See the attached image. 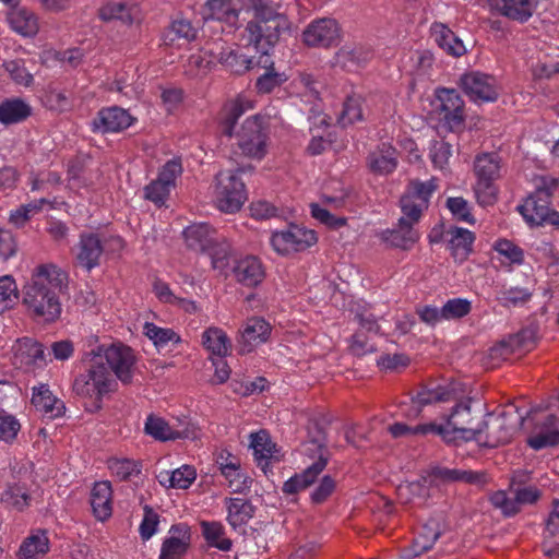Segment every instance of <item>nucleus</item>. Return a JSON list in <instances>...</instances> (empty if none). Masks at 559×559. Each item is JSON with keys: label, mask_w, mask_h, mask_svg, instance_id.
Here are the masks:
<instances>
[{"label": "nucleus", "mask_w": 559, "mask_h": 559, "mask_svg": "<svg viewBox=\"0 0 559 559\" xmlns=\"http://www.w3.org/2000/svg\"><path fill=\"white\" fill-rule=\"evenodd\" d=\"M362 99L359 96H348L343 104V109L338 116V123L347 127L356 121L362 120Z\"/></svg>", "instance_id": "49530a36"}, {"label": "nucleus", "mask_w": 559, "mask_h": 559, "mask_svg": "<svg viewBox=\"0 0 559 559\" xmlns=\"http://www.w3.org/2000/svg\"><path fill=\"white\" fill-rule=\"evenodd\" d=\"M370 170L377 175H389L397 166V152L389 143H382L368 156Z\"/></svg>", "instance_id": "c756f323"}, {"label": "nucleus", "mask_w": 559, "mask_h": 559, "mask_svg": "<svg viewBox=\"0 0 559 559\" xmlns=\"http://www.w3.org/2000/svg\"><path fill=\"white\" fill-rule=\"evenodd\" d=\"M46 361L45 346L40 342L32 337L16 341L13 353V365L16 368L29 371Z\"/></svg>", "instance_id": "a211bd4d"}, {"label": "nucleus", "mask_w": 559, "mask_h": 559, "mask_svg": "<svg viewBox=\"0 0 559 559\" xmlns=\"http://www.w3.org/2000/svg\"><path fill=\"white\" fill-rule=\"evenodd\" d=\"M33 109L28 103L21 98H7L0 103V123L4 126L16 124L27 120Z\"/></svg>", "instance_id": "7c9ffc66"}, {"label": "nucleus", "mask_w": 559, "mask_h": 559, "mask_svg": "<svg viewBox=\"0 0 559 559\" xmlns=\"http://www.w3.org/2000/svg\"><path fill=\"white\" fill-rule=\"evenodd\" d=\"M436 189L437 185L433 180L409 181L400 199L403 215L395 228L381 233V240L392 248L409 250L420 238L415 225L419 223L423 213L429 207L430 198Z\"/></svg>", "instance_id": "f03ea898"}, {"label": "nucleus", "mask_w": 559, "mask_h": 559, "mask_svg": "<svg viewBox=\"0 0 559 559\" xmlns=\"http://www.w3.org/2000/svg\"><path fill=\"white\" fill-rule=\"evenodd\" d=\"M205 20H216L229 25L237 23L239 12L233 7L231 0H207L205 3Z\"/></svg>", "instance_id": "e433bc0d"}, {"label": "nucleus", "mask_w": 559, "mask_h": 559, "mask_svg": "<svg viewBox=\"0 0 559 559\" xmlns=\"http://www.w3.org/2000/svg\"><path fill=\"white\" fill-rule=\"evenodd\" d=\"M243 102L237 99L226 103L218 119L222 135L236 136L237 146L243 156L262 159L267 153V121L264 116L254 115L247 118L235 132L238 119L245 114Z\"/></svg>", "instance_id": "20e7f679"}, {"label": "nucleus", "mask_w": 559, "mask_h": 559, "mask_svg": "<svg viewBox=\"0 0 559 559\" xmlns=\"http://www.w3.org/2000/svg\"><path fill=\"white\" fill-rule=\"evenodd\" d=\"M447 207L459 221L474 224L475 219L469 212L467 201L463 198H449L447 200Z\"/></svg>", "instance_id": "680f3d73"}, {"label": "nucleus", "mask_w": 559, "mask_h": 559, "mask_svg": "<svg viewBox=\"0 0 559 559\" xmlns=\"http://www.w3.org/2000/svg\"><path fill=\"white\" fill-rule=\"evenodd\" d=\"M440 535L441 531L438 522L429 521L424 524L413 540V555L417 557L430 550Z\"/></svg>", "instance_id": "a19ab883"}, {"label": "nucleus", "mask_w": 559, "mask_h": 559, "mask_svg": "<svg viewBox=\"0 0 559 559\" xmlns=\"http://www.w3.org/2000/svg\"><path fill=\"white\" fill-rule=\"evenodd\" d=\"M452 146L445 141H435L430 148V157L433 165L440 169L448 165L452 154Z\"/></svg>", "instance_id": "052dcab7"}, {"label": "nucleus", "mask_w": 559, "mask_h": 559, "mask_svg": "<svg viewBox=\"0 0 559 559\" xmlns=\"http://www.w3.org/2000/svg\"><path fill=\"white\" fill-rule=\"evenodd\" d=\"M49 550V539L44 532L33 534L25 538L20 546L17 557L19 559H37L38 556H44Z\"/></svg>", "instance_id": "79ce46f5"}, {"label": "nucleus", "mask_w": 559, "mask_h": 559, "mask_svg": "<svg viewBox=\"0 0 559 559\" xmlns=\"http://www.w3.org/2000/svg\"><path fill=\"white\" fill-rule=\"evenodd\" d=\"M463 394L464 389L459 382L451 381L444 384L430 382L423 386L413 401L419 406H425L431 403L456 401L462 397Z\"/></svg>", "instance_id": "412c9836"}, {"label": "nucleus", "mask_w": 559, "mask_h": 559, "mask_svg": "<svg viewBox=\"0 0 559 559\" xmlns=\"http://www.w3.org/2000/svg\"><path fill=\"white\" fill-rule=\"evenodd\" d=\"M158 523V514L150 506H145L144 518L140 524V535L143 540H148L154 535Z\"/></svg>", "instance_id": "0e129e2a"}, {"label": "nucleus", "mask_w": 559, "mask_h": 559, "mask_svg": "<svg viewBox=\"0 0 559 559\" xmlns=\"http://www.w3.org/2000/svg\"><path fill=\"white\" fill-rule=\"evenodd\" d=\"M145 435L152 437L156 441L166 442L178 439L195 438V429L193 426L186 424L182 428L171 427L164 418L150 414L144 425Z\"/></svg>", "instance_id": "f3484780"}, {"label": "nucleus", "mask_w": 559, "mask_h": 559, "mask_svg": "<svg viewBox=\"0 0 559 559\" xmlns=\"http://www.w3.org/2000/svg\"><path fill=\"white\" fill-rule=\"evenodd\" d=\"M9 22L11 27L23 36H35L39 28L36 15L25 8L13 9L9 14Z\"/></svg>", "instance_id": "4c0bfd02"}, {"label": "nucleus", "mask_w": 559, "mask_h": 559, "mask_svg": "<svg viewBox=\"0 0 559 559\" xmlns=\"http://www.w3.org/2000/svg\"><path fill=\"white\" fill-rule=\"evenodd\" d=\"M439 106L437 107L440 120L452 132H457L465 127L464 100L453 88H440L437 92Z\"/></svg>", "instance_id": "f8f14e48"}, {"label": "nucleus", "mask_w": 559, "mask_h": 559, "mask_svg": "<svg viewBox=\"0 0 559 559\" xmlns=\"http://www.w3.org/2000/svg\"><path fill=\"white\" fill-rule=\"evenodd\" d=\"M21 426L20 423L11 415L0 411V439L4 441L13 440Z\"/></svg>", "instance_id": "774afa93"}, {"label": "nucleus", "mask_w": 559, "mask_h": 559, "mask_svg": "<svg viewBox=\"0 0 559 559\" xmlns=\"http://www.w3.org/2000/svg\"><path fill=\"white\" fill-rule=\"evenodd\" d=\"M236 170H222L215 176V203L221 212L233 214L238 212L247 200L246 186Z\"/></svg>", "instance_id": "6e6552de"}, {"label": "nucleus", "mask_w": 559, "mask_h": 559, "mask_svg": "<svg viewBox=\"0 0 559 559\" xmlns=\"http://www.w3.org/2000/svg\"><path fill=\"white\" fill-rule=\"evenodd\" d=\"M270 334L271 325L264 319L258 317L248 319L237 340L238 353L245 355L252 352L257 345L264 343Z\"/></svg>", "instance_id": "4be33fe9"}, {"label": "nucleus", "mask_w": 559, "mask_h": 559, "mask_svg": "<svg viewBox=\"0 0 559 559\" xmlns=\"http://www.w3.org/2000/svg\"><path fill=\"white\" fill-rule=\"evenodd\" d=\"M537 0H492V7L503 16L524 23L533 15Z\"/></svg>", "instance_id": "cd10ccee"}, {"label": "nucleus", "mask_w": 559, "mask_h": 559, "mask_svg": "<svg viewBox=\"0 0 559 559\" xmlns=\"http://www.w3.org/2000/svg\"><path fill=\"white\" fill-rule=\"evenodd\" d=\"M109 468L120 480H127L131 475L139 474L138 463L129 459H115L109 461Z\"/></svg>", "instance_id": "6e6d98bb"}, {"label": "nucleus", "mask_w": 559, "mask_h": 559, "mask_svg": "<svg viewBox=\"0 0 559 559\" xmlns=\"http://www.w3.org/2000/svg\"><path fill=\"white\" fill-rule=\"evenodd\" d=\"M435 478H438L445 483L462 481L465 484H485L486 474L480 472L448 468V467H435L431 472Z\"/></svg>", "instance_id": "c9c22d12"}, {"label": "nucleus", "mask_w": 559, "mask_h": 559, "mask_svg": "<svg viewBox=\"0 0 559 559\" xmlns=\"http://www.w3.org/2000/svg\"><path fill=\"white\" fill-rule=\"evenodd\" d=\"M103 251V242L96 234H82L76 254L78 262L90 271L99 264Z\"/></svg>", "instance_id": "c85d7f7f"}, {"label": "nucleus", "mask_w": 559, "mask_h": 559, "mask_svg": "<svg viewBox=\"0 0 559 559\" xmlns=\"http://www.w3.org/2000/svg\"><path fill=\"white\" fill-rule=\"evenodd\" d=\"M329 462L326 452H322L318 460L306 468L302 473L296 474L290 477L283 485V491L288 495L297 493L299 490L306 489L311 486L318 476L322 473Z\"/></svg>", "instance_id": "b1692460"}, {"label": "nucleus", "mask_w": 559, "mask_h": 559, "mask_svg": "<svg viewBox=\"0 0 559 559\" xmlns=\"http://www.w3.org/2000/svg\"><path fill=\"white\" fill-rule=\"evenodd\" d=\"M202 534L210 546L219 550L228 551L231 548V540L224 537V527L218 522H201Z\"/></svg>", "instance_id": "c03bdc74"}, {"label": "nucleus", "mask_w": 559, "mask_h": 559, "mask_svg": "<svg viewBox=\"0 0 559 559\" xmlns=\"http://www.w3.org/2000/svg\"><path fill=\"white\" fill-rule=\"evenodd\" d=\"M135 118L128 110L118 107L102 108L92 121L93 131L102 133L121 132L128 129Z\"/></svg>", "instance_id": "6ab92c4d"}, {"label": "nucleus", "mask_w": 559, "mask_h": 559, "mask_svg": "<svg viewBox=\"0 0 559 559\" xmlns=\"http://www.w3.org/2000/svg\"><path fill=\"white\" fill-rule=\"evenodd\" d=\"M526 416L511 404L507 405L492 425L485 428L483 442L487 447H498L511 440L513 435L523 426Z\"/></svg>", "instance_id": "9d476101"}, {"label": "nucleus", "mask_w": 559, "mask_h": 559, "mask_svg": "<svg viewBox=\"0 0 559 559\" xmlns=\"http://www.w3.org/2000/svg\"><path fill=\"white\" fill-rule=\"evenodd\" d=\"M204 52L212 61L221 63L226 70L235 74H242L253 68V60L239 53L222 40L206 43Z\"/></svg>", "instance_id": "4468645a"}, {"label": "nucleus", "mask_w": 559, "mask_h": 559, "mask_svg": "<svg viewBox=\"0 0 559 559\" xmlns=\"http://www.w3.org/2000/svg\"><path fill=\"white\" fill-rule=\"evenodd\" d=\"M31 496L24 485L9 484L7 489L1 493V503L8 509L23 511L29 506Z\"/></svg>", "instance_id": "37998d69"}, {"label": "nucleus", "mask_w": 559, "mask_h": 559, "mask_svg": "<svg viewBox=\"0 0 559 559\" xmlns=\"http://www.w3.org/2000/svg\"><path fill=\"white\" fill-rule=\"evenodd\" d=\"M214 235L215 230L207 224L192 225L183 230L187 246L194 251L201 252L213 248V241L216 239Z\"/></svg>", "instance_id": "f704fd0d"}, {"label": "nucleus", "mask_w": 559, "mask_h": 559, "mask_svg": "<svg viewBox=\"0 0 559 559\" xmlns=\"http://www.w3.org/2000/svg\"><path fill=\"white\" fill-rule=\"evenodd\" d=\"M501 158L496 153H483L475 157L474 174L476 182L474 193L481 206H491L498 201L496 181L500 178Z\"/></svg>", "instance_id": "0eeeda50"}, {"label": "nucleus", "mask_w": 559, "mask_h": 559, "mask_svg": "<svg viewBox=\"0 0 559 559\" xmlns=\"http://www.w3.org/2000/svg\"><path fill=\"white\" fill-rule=\"evenodd\" d=\"M145 335L154 342L156 346H165L169 342L179 343V335L171 329H163L154 323L146 322L144 325Z\"/></svg>", "instance_id": "8fccbe9b"}, {"label": "nucleus", "mask_w": 559, "mask_h": 559, "mask_svg": "<svg viewBox=\"0 0 559 559\" xmlns=\"http://www.w3.org/2000/svg\"><path fill=\"white\" fill-rule=\"evenodd\" d=\"M66 282V273L56 265H39L23 292V305L29 316L46 323L57 321L61 314L59 293Z\"/></svg>", "instance_id": "7ed1b4c3"}, {"label": "nucleus", "mask_w": 559, "mask_h": 559, "mask_svg": "<svg viewBox=\"0 0 559 559\" xmlns=\"http://www.w3.org/2000/svg\"><path fill=\"white\" fill-rule=\"evenodd\" d=\"M251 447L258 460L275 457V444L272 443L269 435L264 430L251 435Z\"/></svg>", "instance_id": "de8ad7c7"}, {"label": "nucleus", "mask_w": 559, "mask_h": 559, "mask_svg": "<svg viewBox=\"0 0 559 559\" xmlns=\"http://www.w3.org/2000/svg\"><path fill=\"white\" fill-rule=\"evenodd\" d=\"M253 16L247 23L245 33L249 45L261 52L257 60L265 71L255 81L259 94H270L287 81L285 73L277 72L269 51L280 41L281 36L290 32V21L281 11L282 4L273 0H243Z\"/></svg>", "instance_id": "f257e3e1"}, {"label": "nucleus", "mask_w": 559, "mask_h": 559, "mask_svg": "<svg viewBox=\"0 0 559 559\" xmlns=\"http://www.w3.org/2000/svg\"><path fill=\"white\" fill-rule=\"evenodd\" d=\"M558 417L554 414H549L543 420L536 421L531 436L527 438V444L536 451L558 445Z\"/></svg>", "instance_id": "5701e85b"}, {"label": "nucleus", "mask_w": 559, "mask_h": 559, "mask_svg": "<svg viewBox=\"0 0 559 559\" xmlns=\"http://www.w3.org/2000/svg\"><path fill=\"white\" fill-rule=\"evenodd\" d=\"M17 286L15 281L9 276L0 277V308L11 307L17 300Z\"/></svg>", "instance_id": "864d4df0"}, {"label": "nucleus", "mask_w": 559, "mask_h": 559, "mask_svg": "<svg viewBox=\"0 0 559 559\" xmlns=\"http://www.w3.org/2000/svg\"><path fill=\"white\" fill-rule=\"evenodd\" d=\"M100 357L102 364L107 365L109 372L112 371L123 384L132 382L135 356L129 346L112 344L105 349L99 348V353L94 358Z\"/></svg>", "instance_id": "9b49d317"}, {"label": "nucleus", "mask_w": 559, "mask_h": 559, "mask_svg": "<svg viewBox=\"0 0 559 559\" xmlns=\"http://www.w3.org/2000/svg\"><path fill=\"white\" fill-rule=\"evenodd\" d=\"M165 476L167 477L169 487L186 489L195 480L197 473L194 467L190 465H183L170 474L165 472Z\"/></svg>", "instance_id": "09e8293b"}, {"label": "nucleus", "mask_w": 559, "mask_h": 559, "mask_svg": "<svg viewBox=\"0 0 559 559\" xmlns=\"http://www.w3.org/2000/svg\"><path fill=\"white\" fill-rule=\"evenodd\" d=\"M203 346L213 355L225 357L231 349V342L227 334L219 328L212 326L202 335Z\"/></svg>", "instance_id": "ea45409f"}, {"label": "nucleus", "mask_w": 559, "mask_h": 559, "mask_svg": "<svg viewBox=\"0 0 559 559\" xmlns=\"http://www.w3.org/2000/svg\"><path fill=\"white\" fill-rule=\"evenodd\" d=\"M472 310V304L467 299L453 298L448 300L441 308V316L444 320L461 319Z\"/></svg>", "instance_id": "3c124183"}, {"label": "nucleus", "mask_w": 559, "mask_h": 559, "mask_svg": "<svg viewBox=\"0 0 559 559\" xmlns=\"http://www.w3.org/2000/svg\"><path fill=\"white\" fill-rule=\"evenodd\" d=\"M111 485L109 481L95 483L91 492V506L93 513L99 521H106L111 516Z\"/></svg>", "instance_id": "2f4dec72"}, {"label": "nucleus", "mask_w": 559, "mask_h": 559, "mask_svg": "<svg viewBox=\"0 0 559 559\" xmlns=\"http://www.w3.org/2000/svg\"><path fill=\"white\" fill-rule=\"evenodd\" d=\"M373 57V51L361 45H345L334 57V66L343 70L353 71L369 62Z\"/></svg>", "instance_id": "393cba45"}, {"label": "nucleus", "mask_w": 559, "mask_h": 559, "mask_svg": "<svg viewBox=\"0 0 559 559\" xmlns=\"http://www.w3.org/2000/svg\"><path fill=\"white\" fill-rule=\"evenodd\" d=\"M99 17L103 21L120 20L124 23H132L129 9L124 3H108L99 10Z\"/></svg>", "instance_id": "5fc2aeb1"}, {"label": "nucleus", "mask_w": 559, "mask_h": 559, "mask_svg": "<svg viewBox=\"0 0 559 559\" xmlns=\"http://www.w3.org/2000/svg\"><path fill=\"white\" fill-rule=\"evenodd\" d=\"M431 35L438 46L448 55L461 57L466 52L463 41L447 25L433 23Z\"/></svg>", "instance_id": "72a5a7b5"}, {"label": "nucleus", "mask_w": 559, "mask_h": 559, "mask_svg": "<svg viewBox=\"0 0 559 559\" xmlns=\"http://www.w3.org/2000/svg\"><path fill=\"white\" fill-rule=\"evenodd\" d=\"M182 173L181 162L179 159L168 160L160 169L157 180L165 185L169 190L175 187V181Z\"/></svg>", "instance_id": "13d9d810"}, {"label": "nucleus", "mask_w": 559, "mask_h": 559, "mask_svg": "<svg viewBox=\"0 0 559 559\" xmlns=\"http://www.w3.org/2000/svg\"><path fill=\"white\" fill-rule=\"evenodd\" d=\"M169 192L170 190L165 185L155 179L145 187L144 197L145 199L160 206L165 203L166 199L169 195Z\"/></svg>", "instance_id": "338daca9"}, {"label": "nucleus", "mask_w": 559, "mask_h": 559, "mask_svg": "<svg viewBox=\"0 0 559 559\" xmlns=\"http://www.w3.org/2000/svg\"><path fill=\"white\" fill-rule=\"evenodd\" d=\"M558 186V179L544 180L543 186L537 187L518 206V211L530 226L550 225L559 228V212L550 209L551 197Z\"/></svg>", "instance_id": "423d86ee"}, {"label": "nucleus", "mask_w": 559, "mask_h": 559, "mask_svg": "<svg viewBox=\"0 0 559 559\" xmlns=\"http://www.w3.org/2000/svg\"><path fill=\"white\" fill-rule=\"evenodd\" d=\"M47 203L46 199L34 200L27 204L20 205L15 211H12L9 222L17 228L25 226V224L43 209Z\"/></svg>", "instance_id": "a18cd8bd"}, {"label": "nucleus", "mask_w": 559, "mask_h": 559, "mask_svg": "<svg viewBox=\"0 0 559 559\" xmlns=\"http://www.w3.org/2000/svg\"><path fill=\"white\" fill-rule=\"evenodd\" d=\"M428 433L440 436L448 444L456 443V437L453 436V431L448 426V423L445 425H439L436 423L417 425V435L426 436Z\"/></svg>", "instance_id": "4d7b16f0"}, {"label": "nucleus", "mask_w": 559, "mask_h": 559, "mask_svg": "<svg viewBox=\"0 0 559 559\" xmlns=\"http://www.w3.org/2000/svg\"><path fill=\"white\" fill-rule=\"evenodd\" d=\"M45 105L50 110L62 112L71 107V102L66 92L49 90L45 95Z\"/></svg>", "instance_id": "bf43d9fd"}, {"label": "nucleus", "mask_w": 559, "mask_h": 559, "mask_svg": "<svg viewBox=\"0 0 559 559\" xmlns=\"http://www.w3.org/2000/svg\"><path fill=\"white\" fill-rule=\"evenodd\" d=\"M317 241L314 230L295 224H290L286 230L274 233L271 238L273 248L281 254L304 251Z\"/></svg>", "instance_id": "ddd939ff"}, {"label": "nucleus", "mask_w": 559, "mask_h": 559, "mask_svg": "<svg viewBox=\"0 0 559 559\" xmlns=\"http://www.w3.org/2000/svg\"><path fill=\"white\" fill-rule=\"evenodd\" d=\"M302 38L309 47L328 48L338 41L340 26L333 19H319L307 26L302 33Z\"/></svg>", "instance_id": "dca6fc26"}, {"label": "nucleus", "mask_w": 559, "mask_h": 559, "mask_svg": "<svg viewBox=\"0 0 559 559\" xmlns=\"http://www.w3.org/2000/svg\"><path fill=\"white\" fill-rule=\"evenodd\" d=\"M233 273L237 282L247 287L258 286L265 276L261 261L253 255L236 261Z\"/></svg>", "instance_id": "a878e982"}, {"label": "nucleus", "mask_w": 559, "mask_h": 559, "mask_svg": "<svg viewBox=\"0 0 559 559\" xmlns=\"http://www.w3.org/2000/svg\"><path fill=\"white\" fill-rule=\"evenodd\" d=\"M225 501L228 510L227 521L234 528L247 524L254 514L255 509L248 500L227 498Z\"/></svg>", "instance_id": "58836bf2"}, {"label": "nucleus", "mask_w": 559, "mask_h": 559, "mask_svg": "<svg viewBox=\"0 0 559 559\" xmlns=\"http://www.w3.org/2000/svg\"><path fill=\"white\" fill-rule=\"evenodd\" d=\"M460 86L475 103L495 102L498 98L495 79L480 72L472 71L463 74Z\"/></svg>", "instance_id": "2eb2a0df"}, {"label": "nucleus", "mask_w": 559, "mask_h": 559, "mask_svg": "<svg viewBox=\"0 0 559 559\" xmlns=\"http://www.w3.org/2000/svg\"><path fill=\"white\" fill-rule=\"evenodd\" d=\"M311 215L320 223L334 229L345 226L347 222L345 217H336L318 204H311Z\"/></svg>", "instance_id": "e2e57ef3"}, {"label": "nucleus", "mask_w": 559, "mask_h": 559, "mask_svg": "<svg viewBox=\"0 0 559 559\" xmlns=\"http://www.w3.org/2000/svg\"><path fill=\"white\" fill-rule=\"evenodd\" d=\"M536 341L537 329L535 326H527L490 348V356L492 358L507 359L515 352L532 350L536 345Z\"/></svg>", "instance_id": "aec40b11"}, {"label": "nucleus", "mask_w": 559, "mask_h": 559, "mask_svg": "<svg viewBox=\"0 0 559 559\" xmlns=\"http://www.w3.org/2000/svg\"><path fill=\"white\" fill-rule=\"evenodd\" d=\"M447 234L450 236L449 249L454 260L465 261L473 250L474 234L461 227H451Z\"/></svg>", "instance_id": "473e14b6"}, {"label": "nucleus", "mask_w": 559, "mask_h": 559, "mask_svg": "<svg viewBox=\"0 0 559 559\" xmlns=\"http://www.w3.org/2000/svg\"><path fill=\"white\" fill-rule=\"evenodd\" d=\"M480 412H474L471 407V399L456 404L448 416V426L453 436L464 441L476 440L483 442L485 428L488 421L480 419Z\"/></svg>", "instance_id": "1a4fd4ad"}, {"label": "nucleus", "mask_w": 559, "mask_h": 559, "mask_svg": "<svg viewBox=\"0 0 559 559\" xmlns=\"http://www.w3.org/2000/svg\"><path fill=\"white\" fill-rule=\"evenodd\" d=\"M205 252H207L211 257L212 265L214 269L223 270L227 266L229 257L228 243H218L217 239H215L213 241V248L206 250Z\"/></svg>", "instance_id": "69168bd1"}, {"label": "nucleus", "mask_w": 559, "mask_h": 559, "mask_svg": "<svg viewBox=\"0 0 559 559\" xmlns=\"http://www.w3.org/2000/svg\"><path fill=\"white\" fill-rule=\"evenodd\" d=\"M115 384L109 370L102 364V357L93 358L86 372L75 378L73 391L78 396L90 399L85 409L95 413L103 406V396L112 391Z\"/></svg>", "instance_id": "39448f33"}, {"label": "nucleus", "mask_w": 559, "mask_h": 559, "mask_svg": "<svg viewBox=\"0 0 559 559\" xmlns=\"http://www.w3.org/2000/svg\"><path fill=\"white\" fill-rule=\"evenodd\" d=\"M189 543L175 536L163 542L159 559H181L187 552Z\"/></svg>", "instance_id": "603ef678"}, {"label": "nucleus", "mask_w": 559, "mask_h": 559, "mask_svg": "<svg viewBox=\"0 0 559 559\" xmlns=\"http://www.w3.org/2000/svg\"><path fill=\"white\" fill-rule=\"evenodd\" d=\"M31 402L38 412L50 418L60 417L66 412L64 403L52 394L48 384L33 388Z\"/></svg>", "instance_id": "bb28decb"}]
</instances>
